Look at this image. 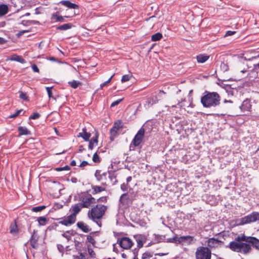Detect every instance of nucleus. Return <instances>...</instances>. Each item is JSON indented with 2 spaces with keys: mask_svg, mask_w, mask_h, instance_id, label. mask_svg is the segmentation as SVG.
Listing matches in <instances>:
<instances>
[{
  "mask_svg": "<svg viewBox=\"0 0 259 259\" xmlns=\"http://www.w3.org/2000/svg\"><path fill=\"white\" fill-rule=\"evenodd\" d=\"M209 58V56L206 54H199L196 56L197 61L199 63H203Z\"/></svg>",
  "mask_w": 259,
  "mask_h": 259,
  "instance_id": "obj_20",
  "label": "nucleus"
},
{
  "mask_svg": "<svg viewBox=\"0 0 259 259\" xmlns=\"http://www.w3.org/2000/svg\"><path fill=\"white\" fill-rule=\"evenodd\" d=\"M196 259H211V251L209 248L204 246H199L195 252Z\"/></svg>",
  "mask_w": 259,
  "mask_h": 259,
  "instance_id": "obj_5",
  "label": "nucleus"
},
{
  "mask_svg": "<svg viewBox=\"0 0 259 259\" xmlns=\"http://www.w3.org/2000/svg\"><path fill=\"white\" fill-rule=\"evenodd\" d=\"M88 252L90 256L92 257H96V253L95 251L91 248H88Z\"/></svg>",
  "mask_w": 259,
  "mask_h": 259,
  "instance_id": "obj_47",
  "label": "nucleus"
},
{
  "mask_svg": "<svg viewBox=\"0 0 259 259\" xmlns=\"http://www.w3.org/2000/svg\"><path fill=\"white\" fill-rule=\"evenodd\" d=\"M119 244L123 249H129L134 245V243L128 237H122L119 240Z\"/></svg>",
  "mask_w": 259,
  "mask_h": 259,
  "instance_id": "obj_10",
  "label": "nucleus"
},
{
  "mask_svg": "<svg viewBox=\"0 0 259 259\" xmlns=\"http://www.w3.org/2000/svg\"><path fill=\"white\" fill-rule=\"evenodd\" d=\"M23 111L22 109H20V110H17L15 113L13 114H12L10 116V118H15L17 116H18L20 113L21 112H22Z\"/></svg>",
  "mask_w": 259,
  "mask_h": 259,
  "instance_id": "obj_46",
  "label": "nucleus"
},
{
  "mask_svg": "<svg viewBox=\"0 0 259 259\" xmlns=\"http://www.w3.org/2000/svg\"><path fill=\"white\" fill-rule=\"evenodd\" d=\"M11 60L21 63H24L25 62V60L21 56L16 55L13 56L11 58Z\"/></svg>",
  "mask_w": 259,
  "mask_h": 259,
  "instance_id": "obj_30",
  "label": "nucleus"
},
{
  "mask_svg": "<svg viewBox=\"0 0 259 259\" xmlns=\"http://www.w3.org/2000/svg\"><path fill=\"white\" fill-rule=\"evenodd\" d=\"M77 226L84 233H88L91 230L87 225L82 222H78L77 223Z\"/></svg>",
  "mask_w": 259,
  "mask_h": 259,
  "instance_id": "obj_19",
  "label": "nucleus"
},
{
  "mask_svg": "<svg viewBox=\"0 0 259 259\" xmlns=\"http://www.w3.org/2000/svg\"><path fill=\"white\" fill-rule=\"evenodd\" d=\"M162 37V35L161 33L157 32L151 36V40L153 41L159 40Z\"/></svg>",
  "mask_w": 259,
  "mask_h": 259,
  "instance_id": "obj_28",
  "label": "nucleus"
},
{
  "mask_svg": "<svg viewBox=\"0 0 259 259\" xmlns=\"http://www.w3.org/2000/svg\"><path fill=\"white\" fill-rule=\"evenodd\" d=\"M70 169V167L68 165H66L64 167H57L56 168L57 171H62V170H68Z\"/></svg>",
  "mask_w": 259,
  "mask_h": 259,
  "instance_id": "obj_45",
  "label": "nucleus"
},
{
  "mask_svg": "<svg viewBox=\"0 0 259 259\" xmlns=\"http://www.w3.org/2000/svg\"><path fill=\"white\" fill-rule=\"evenodd\" d=\"M138 249H135L133 250V253H134V255H135L134 259H136V257H137V256H138Z\"/></svg>",
  "mask_w": 259,
  "mask_h": 259,
  "instance_id": "obj_58",
  "label": "nucleus"
},
{
  "mask_svg": "<svg viewBox=\"0 0 259 259\" xmlns=\"http://www.w3.org/2000/svg\"><path fill=\"white\" fill-rule=\"evenodd\" d=\"M137 247L139 248H140L143 247V241L142 240H141V239L137 240Z\"/></svg>",
  "mask_w": 259,
  "mask_h": 259,
  "instance_id": "obj_51",
  "label": "nucleus"
},
{
  "mask_svg": "<svg viewBox=\"0 0 259 259\" xmlns=\"http://www.w3.org/2000/svg\"><path fill=\"white\" fill-rule=\"evenodd\" d=\"M8 12V7L6 5H0V16L6 15Z\"/></svg>",
  "mask_w": 259,
  "mask_h": 259,
  "instance_id": "obj_24",
  "label": "nucleus"
},
{
  "mask_svg": "<svg viewBox=\"0 0 259 259\" xmlns=\"http://www.w3.org/2000/svg\"><path fill=\"white\" fill-rule=\"evenodd\" d=\"M18 131L19 132V137L23 135H28L30 134V132L26 127L19 126L18 128Z\"/></svg>",
  "mask_w": 259,
  "mask_h": 259,
  "instance_id": "obj_21",
  "label": "nucleus"
},
{
  "mask_svg": "<svg viewBox=\"0 0 259 259\" xmlns=\"http://www.w3.org/2000/svg\"><path fill=\"white\" fill-rule=\"evenodd\" d=\"M40 117V114L37 112H34L32 115H31L29 117V119H36Z\"/></svg>",
  "mask_w": 259,
  "mask_h": 259,
  "instance_id": "obj_42",
  "label": "nucleus"
},
{
  "mask_svg": "<svg viewBox=\"0 0 259 259\" xmlns=\"http://www.w3.org/2000/svg\"><path fill=\"white\" fill-rule=\"evenodd\" d=\"M93 161L95 162H99L100 161V157L97 153H95L93 155Z\"/></svg>",
  "mask_w": 259,
  "mask_h": 259,
  "instance_id": "obj_41",
  "label": "nucleus"
},
{
  "mask_svg": "<svg viewBox=\"0 0 259 259\" xmlns=\"http://www.w3.org/2000/svg\"><path fill=\"white\" fill-rule=\"evenodd\" d=\"M92 188L93 190V194H97L105 190V188L98 186H93Z\"/></svg>",
  "mask_w": 259,
  "mask_h": 259,
  "instance_id": "obj_27",
  "label": "nucleus"
},
{
  "mask_svg": "<svg viewBox=\"0 0 259 259\" xmlns=\"http://www.w3.org/2000/svg\"><path fill=\"white\" fill-rule=\"evenodd\" d=\"M88 164V162L87 161H83L79 165L80 167H84Z\"/></svg>",
  "mask_w": 259,
  "mask_h": 259,
  "instance_id": "obj_57",
  "label": "nucleus"
},
{
  "mask_svg": "<svg viewBox=\"0 0 259 259\" xmlns=\"http://www.w3.org/2000/svg\"><path fill=\"white\" fill-rule=\"evenodd\" d=\"M46 90L47 91L49 97L50 98H53L52 93V87H46Z\"/></svg>",
  "mask_w": 259,
  "mask_h": 259,
  "instance_id": "obj_40",
  "label": "nucleus"
},
{
  "mask_svg": "<svg viewBox=\"0 0 259 259\" xmlns=\"http://www.w3.org/2000/svg\"><path fill=\"white\" fill-rule=\"evenodd\" d=\"M96 177L97 178V179L98 181H100L103 180V179H106V177L107 176V172H103L102 174H99L97 175V173L95 174Z\"/></svg>",
  "mask_w": 259,
  "mask_h": 259,
  "instance_id": "obj_33",
  "label": "nucleus"
},
{
  "mask_svg": "<svg viewBox=\"0 0 259 259\" xmlns=\"http://www.w3.org/2000/svg\"><path fill=\"white\" fill-rule=\"evenodd\" d=\"M156 103V98L154 99L153 97L148 98L146 101V105L148 107L152 106L154 104Z\"/></svg>",
  "mask_w": 259,
  "mask_h": 259,
  "instance_id": "obj_31",
  "label": "nucleus"
},
{
  "mask_svg": "<svg viewBox=\"0 0 259 259\" xmlns=\"http://www.w3.org/2000/svg\"><path fill=\"white\" fill-rule=\"evenodd\" d=\"M106 201H107V197L106 196L101 197L97 200V202H106Z\"/></svg>",
  "mask_w": 259,
  "mask_h": 259,
  "instance_id": "obj_53",
  "label": "nucleus"
},
{
  "mask_svg": "<svg viewBox=\"0 0 259 259\" xmlns=\"http://www.w3.org/2000/svg\"><path fill=\"white\" fill-rule=\"evenodd\" d=\"M36 232V231L33 230V234L31 235L30 239V244L31 247L34 249H36L38 247L37 241L39 237Z\"/></svg>",
  "mask_w": 259,
  "mask_h": 259,
  "instance_id": "obj_12",
  "label": "nucleus"
},
{
  "mask_svg": "<svg viewBox=\"0 0 259 259\" xmlns=\"http://www.w3.org/2000/svg\"><path fill=\"white\" fill-rule=\"evenodd\" d=\"M46 207V206L45 205L38 206L33 207L31 209V210H32V211H33L34 212H39V211H42Z\"/></svg>",
  "mask_w": 259,
  "mask_h": 259,
  "instance_id": "obj_34",
  "label": "nucleus"
},
{
  "mask_svg": "<svg viewBox=\"0 0 259 259\" xmlns=\"http://www.w3.org/2000/svg\"><path fill=\"white\" fill-rule=\"evenodd\" d=\"M236 33V31H228L226 32L225 36H231L234 35Z\"/></svg>",
  "mask_w": 259,
  "mask_h": 259,
  "instance_id": "obj_54",
  "label": "nucleus"
},
{
  "mask_svg": "<svg viewBox=\"0 0 259 259\" xmlns=\"http://www.w3.org/2000/svg\"><path fill=\"white\" fill-rule=\"evenodd\" d=\"M221 97L217 92L205 91L201 97V103L204 107H215L220 104Z\"/></svg>",
  "mask_w": 259,
  "mask_h": 259,
  "instance_id": "obj_2",
  "label": "nucleus"
},
{
  "mask_svg": "<svg viewBox=\"0 0 259 259\" xmlns=\"http://www.w3.org/2000/svg\"><path fill=\"white\" fill-rule=\"evenodd\" d=\"M20 98L23 100H25V101H28V97L27 96L26 94L24 93H23L22 92H20V96H19Z\"/></svg>",
  "mask_w": 259,
  "mask_h": 259,
  "instance_id": "obj_43",
  "label": "nucleus"
},
{
  "mask_svg": "<svg viewBox=\"0 0 259 259\" xmlns=\"http://www.w3.org/2000/svg\"><path fill=\"white\" fill-rule=\"evenodd\" d=\"M167 254H168V253H159L156 254L155 255L161 256H163L165 255H167Z\"/></svg>",
  "mask_w": 259,
  "mask_h": 259,
  "instance_id": "obj_61",
  "label": "nucleus"
},
{
  "mask_svg": "<svg viewBox=\"0 0 259 259\" xmlns=\"http://www.w3.org/2000/svg\"><path fill=\"white\" fill-rule=\"evenodd\" d=\"M131 77V75L128 74H125L122 76L121 78V81L122 82L128 81Z\"/></svg>",
  "mask_w": 259,
  "mask_h": 259,
  "instance_id": "obj_39",
  "label": "nucleus"
},
{
  "mask_svg": "<svg viewBox=\"0 0 259 259\" xmlns=\"http://www.w3.org/2000/svg\"><path fill=\"white\" fill-rule=\"evenodd\" d=\"M18 232V228L16 223L10 227V233L15 234Z\"/></svg>",
  "mask_w": 259,
  "mask_h": 259,
  "instance_id": "obj_35",
  "label": "nucleus"
},
{
  "mask_svg": "<svg viewBox=\"0 0 259 259\" xmlns=\"http://www.w3.org/2000/svg\"><path fill=\"white\" fill-rule=\"evenodd\" d=\"M155 239L157 240V242H159L163 240V236L159 235H155Z\"/></svg>",
  "mask_w": 259,
  "mask_h": 259,
  "instance_id": "obj_55",
  "label": "nucleus"
},
{
  "mask_svg": "<svg viewBox=\"0 0 259 259\" xmlns=\"http://www.w3.org/2000/svg\"><path fill=\"white\" fill-rule=\"evenodd\" d=\"M79 200L80 201V204L83 208H90L92 204L96 203V199L91 194L83 192L81 193L79 196Z\"/></svg>",
  "mask_w": 259,
  "mask_h": 259,
  "instance_id": "obj_4",
  "label": "nucleus"
},
{
  "mask_svg": "<svg viewBox=\"0 0 259 259\" xmlns=\"http://www.w3.org/2000/svg\"><path fill=\"white\" fill-rule=\"evenodd\" d=\"M87 240L89 242L92 244L93 245H94L96 243V241L95 240L94 238L91 236H87Z\"/></svg>",
  "mask_w": 259,
  "mask_h": 259,
  "instance_id": "obj_44",
  "label": "nucleus"
},
{
  "mask_svg": "<svg viewBox=\"0 0 259 259\" xmlns=\"http://www.w3.org/2000/svg\"><path fill=\"white\" fill-rule=\"evenodd\" d=\"M60 4L70 9H78L79 8L77 5L72 3L68 0L61 1Z\"/></svg>",
  "mask_w": 259,
  "mask_h": 259,
  "instance_id": "obj_15",
  "label": "nucleus"
},
{
  "mask_svg": "<svg viewBox=\"0 0 259 259\" xmlns=\"http://www.w3.org/2000/svg\"><path fill=\"white\" fill-rule=\"evenodd\" d=\"M194 240V237L191 236H183L179 237L178 240V243L183 244L184 243L187 242L188 244L192 243Z\"/></svg>",
  "mask_w": 259,
  "mask_h": 259,
  "instance_id": "obj_13",
  "label": "nucleus"
},
{
  "mask_svg": "<svg viewBox=\"0 0 259 259\" xmlns=\"http://www.w3.org/2000/svg\"><path fill=\"white\" fill-rule=\"evenodd\" d=\"M65 18L67 17H63L61 15H58L56 14H54L52 16V19L55 20L56 21L63 22L65 21Z\"/></svg>",
  "mask_w": 259,
  "mask_h": 259,
  "instance_id": "obj_25",
  "label": "nucleus"
},
{
  "mask_svg": "<svg viewBox=\"0 0 259 259\" xmlns=\"http://www.w3.org/2000/svg\"><path fill=\"white\" fill-rule=\"evenodd\" d=\"M83 208L80 203H77L73 205L71 207V214H74L76 217V215L80 211L81 209Z\"/></svg>",
  "mask_w": 259,
  "mask_h": 259,
  "instance_id": "obj_17",
  "label": "nucleus"
},
{
  "mask_svg": "<svg viewBox=\"0 0 259 259\" xmlns=\"http://www.w3.org/2000/svg\"><path fill=\"white\" fill-rule=\"evenodd\" d=\"M37 221L39 223V225L40 226H45L46 225L48 219L45 217H40L37 218Z\"/></svg>",
  "mask_w": 259,
  "mask_h": 259,
  "instance_id": "obj_29",
  "label": "nucleus"
},
{
  "mask_svg": "<svg viewBox=\"0 0 259 259\" xmlns=\"http://www.w3.org/2000/svg\"><path fill=\"white\" fill-rule=\"evenodd\" d=\"M256 221H259V212L254 211L250 214L240 219L239 224L243 225L245 224L254 223Z\"/></svg>",
  "mask_w": 259,
  "mask_h": 259,
  "instance_id": "obj_6",
  "label": "nucleus"
},
{
  "mask_svg": "<svg viewBox=\"0 0 259 259\" xmlns=\"http://www.w3.org/2000/svg\"><path fill=\"white\" fill-rule=\"evenodd\" d=\"M135 195L132 196L127 193L122 194L120 197L119 201L123 205L132 204L135 199Z\"/></svg>",
  "mask_w": 259,
  "mask_h": 259,
  "instance_id": "obj_11",
  "label": "nucleus"
},
{
  "mask_svg": "<svg viewBox=\"0 0 259 259\" xmlns=\"http://www.w3.org/2000/svg\"><path fill=\"white\" fill-rule=\"evenodd\" d=\"M31 68H32V70L34 72H39V70L36 64H33L31 66Z\"/></svg>",
  "mask_w": 259,
  "mask_h": 259,
  "instance_id": "obj_50",
  "label": "nucleus"
},
{
  "mask_svg": "<svg viewBox=\"0 0 259 259\" xmlns=\"http://www.w3.org/2000/svg\"><path fill=\"white\" fill-rule=\"evenodd\" d=\"M107 210V206L100 204H97L88 211V217L99 227H101V220L103 218Z\"/></svg>",
  "mask_w": 259,
  "mask_h": 259,
  "instance_id": "obj_3",
  "label": "nucleus"
},
{
  "mask_svg": "<svg viewBox=\"0 0 259 259\" xmlns=\"http://www.w3.org/2000/svg\"><path fill=\"white\" fill-rule=\"evenodd\" d=\"M65 218L67 220L69 226L74 224L76 220V217L72 214H71L67 217H65Z\"/></svg>",
  "mask_w": 259,
  "mask_h": 259,
  "instance_id": "obj_26",
  "label": "nucleus"
},
{
  "mask_svg": "<svg viewBox=\"0 0 259 259\" xmlns=\"http://www.w3.org/2000/svg\"><path fill=\"white\" fill-rule=\"evenodd\" d=\"M6 41L4 38L0 37V44H3L5 43Z\"/></svg>",
  "mask_w": 259,
  "mask_h": 259,
  "instance_id": "obj_62",
  "label": "nucleus"
},
{
  "mask_svg": "<svg viewBox=\"0 0 259 259\" xmlns=\"http://www.w3.org/2000/svg\"><path fill=\"white\" fill-rule=\"evenodd\" d=\"M98 134L96 133L95 136H94L89 141V148L92 150L94 147L98 145Z\"/></svg>",
  "mask_w": 259,
  "mask_h": 259,
  "instance_id": "obj_16",
  "label": "nucleus"
},
{
  "mask_svg": "<svg viewBox=\"0 0 259 259\" xmlns=\"http://www.w3.org/2000/svg\"><path fill=\"white\" fill-rule=\"evenodd\" d=\"M174 239L172 237V238L168 239L167 242H170V243H174Z\"/></svg>",
  "mask_w": 259,
  "mask_h": 259,
  "instance_id": "obj_64",
  "label": "nucleus"
},
{
  "mask_svg": "<svg viewBox=\"0 0 259 259\" xmlns=\"http://www.w3.org/2000/svg\"><path fill=\"white\" fill-rule=\"evenodd\" d=\"M73 25L71 23H66L62 25L57 26L56 29L59 30H66L72 28Z\"/></svg>",
  "mask_w": 259,
  "mask_h": 259,
  "instance_id": "obj_23",
  "label": "nucleus"
},
{
  "mask_svg": "<svg viewBox=\"0 0 259 259\" xmlns=\"http://www.w3.org/2000/svg\"><path fill=\"white\" fill-rule=\"evenodd\" d=\"M122 128V122L118 120L114 122L113 127L110 130V140L113 141L117 135L118 131Z\"/></svg>",
  "mask_w": 259,
  "mask_h": 259,
  "instance_id": "obj_9",
  "label": "nucleus"
},
{
  "mask_svg": "<svg viewBox=\"0 0 259 259\" xmlns=\"http://www.w3.org/2000/svg\"><path fill=\"white\" fill-rule=\"evenodd\" d=\"M70 165L71 166H75V165H76V161L74 160H72L71 161Z\"/></svg>",
  "mask_w": 259,
  "mask_h": 259,
  "instance_id": "obj_63",
  "label": "nucleus"
},
{
  "mask_svg": "<svg viewBox=\"0 0 259 259\" xmlns=\"http://www.w3.org/2000/svg\"><path fill=\"white\" fill-rule=\"evenodd\" d=\"M145 132V129L143 127H141L138 131L133 141H132L130 145V148H133L134 150L135 147H137L140 145L144 137Z\"/></svg>",
  "mask_w": 259,
  "mask_h": 259,
  "instance_id": "obj_7",
  "label": "nucleus"
},
{
  "mask_svg": "<svg viewBox=\"0 0 259 259\" xmlns=\"http://www.w3.org/2000/svg\"><path fill=\"white\" fill-rule=\"evenodd\" d=\"M59 223L60 224H62L63 225L66 226H69V225L68 224V223L67 222V220H66L65 217L64 218L62 219V220L59 222Z\"/></svg>",
  "mask_w": 259,
  "mask_h": 259,
  "instance_id": "obj_49",
  "label": "nucleus"
},
{
  "mask_svg": "<svg viewBox=\"0 0 259 259\" xmlns=\"http://www.w3.org/2000/svg\"><path fill=\"white\" fill-rule=\"evenodd\" d=\"M259 250V239L254 237L247 236L241 234L236 237L234 241L231 242L228 247L233 251L246 254L251 251V247Z\"/></svg>",
  "mask_w": 259,
  "mask_h": 259,
  "instance_id": "obj_1",
  "label": "nucleus"
},
{
  "mask_svg": "<svg viewBox=\"0 0 259 259\" xmlns=\"http://www.w3.org/2000/svg\"><path fill=\"white\" fill-rule=\"evenodd\" d=\"M114 74H113L109 79L108 80H107L106 81L101 83L100 84V88L101 89H102L104 87H105V85H106L108 83H110L113 78V77L114 76Z\"/></svg>",
  "mask_w": 259,
  "mask_h": 259,
  "instance_id": "obj_38",
  "label": "nucleus"
},
{
  "mask_svg": "<svg viewBox=\"0 0 259 259\" xmlns=\"http://www.w3.org/2000/svg\"><path fill=\"white\" fill-rule=\"evenodd\" d=\"M69 231H66V233H63V234H62V236L63 237H64V238H66V239H67V240H68V241H69V240L70 239V238H71V237H70V236L67 235L66 234V233H69Z\"/></svg>",
  "mask_w": 259,
  "mask_h": 259,
  "instance_id": "obj_56",
  "label": "nucleus"
},
{
  "mask_svg": "<svg viewBox=\"0 0 259 259\" xmlns=\"http://www.w3.org/2000/svg\"><path fill=\"white\" fill-rule=\"evenodd\" d=\"M128 185L127 183L126 184L123 183L121 185V186H120V188L122 190V191H127L128 189Z\"/></svg>",
  "mask_w": 259,
  "mask_h": 259,
  "instance_id": "obj_48",
  "label": "nucleus"
},
{
  "mask_svg": "<svg viewBox=\"0 0 259 259\" xmlns=\"http://www.w3.org/2000/svg\"><path fill=\"white\" fill-rule=\"evenodd\" d=\"M77 137L82 138L85 141H89L91 137V134L88 132L86 127H83L81 132L79 133Z\"/></svg>",
  "mask_w": 259,
  "mask_h": 259,
  "instance_id": "obj_14",
  "label": "nucleus"
},
{
  "mask_svg": "<svg viewBox=\"0 0 259 259\" xmlns=\"http://www.w3.org/2000/svg\"><path fill=\"white\" fill-rule=\"evenodd\" d=\"M223 244V241L213 237L209 238L205 241V247L209 248L210 250L221 247Z\"/></svg>",
  "mask_w": 259,
  "mask_h": 259,
  "instance_id": "obj_8",
  "label": "nucleus"
},
{
  "mask_svg": "<svg viewBox=\"0 0 259 259\" xmlns=\"http://www.w3.org/2000/svg\"><path fill=\"white\" fill-rule=\"evenodd\" d=\"M70 86L73 89H76L79 85H80L81 83L79 81L73 80L72 81L69 82Z\"/></svg>",
  "mask_w": 259,
  "mask_h": 259,
  "instance_id": "obj_32",
  "label": "nucleus"
},
{
  "mask_svg": "<svg viewBox=\"0 0 259 259\" xmlns=\"http://www.w3.org/2000/svg\"><path fill=\"white\" fill-rule=\"evenodd\" d=\"M107 173V176L110 179L112 185H115L117 183V180L116 179V176L115 175L114 172H108Z\"/></svg>",
  "mask_w": 259,
  "mask_h": 259,
  "instance_id": "obj_22",
  "label": "nucleus"
},
{
  "mask_svg": "<svg viewBox=\"0 0 259 259\" xmlns=\"http://www.w3.org/2000/svg\"><path fill=\"white\" fill-rule=\"evenodd\" d=\"M132 180V177L130 176L126 178V183L128 184Z\"/></svg>",
  "mask_w": 259,
  "mask_h": 259,
  "instance_id": "obj_60",
  "label": "nucleus"
},
{
  "mask_svg": "<svg viewBox=\"0 0 259 259\" xmlns=\"http://www.w3.org/2000/svg\"><path fill=\"white\" fill-rule=\"evenodd\" d=\"M122 99H119V100H116V101H115L113 102L111 104V107H114V106H115L117 105L118 104H119V103L121 102V101H122Z\"/></svg>",
  "mask_w": 259,
  "mask_h": 259,
  "instance_id": "obj_52",
  "label": "nucleus"
},
{
  "mask_svg": "<svg viewBox=\"0 0 259 259\" xmlns=\"http://www.w3.org/2000/svg\"><path fill=\"white\" fill-rule=\"evenodd\" d=\"M173 238L174 239V243H178V240L179 237L176 235L173 237Z\"/></svg>",
  "mask_w": 259,
  "mask_h": 259,
  "instance_id": "obj_59",
  "label": "nucleus"
},
{
  "mask_svg": "<svg viewBox=\"0 0 259 259\" xmlns=\"http://www.w3.org/2000/svg\"><path fill=\"white\" fill-rule=\"evenodd\" d=\"M153 254L150 252L147 251L144 253L142 256V259H148L152 257Z\"/></svg>",
  "mask_w": 259,
  "mask_h": 259,
  "instance_id": "obj_36",
  "label": "nucleus"
},
{
  "mask_svg": "<svg viewBox=\"0 0 259 259\" xmlns=\"http://www.w3.org/2000/svg\"><path fill=\"white\" fill-rule=\"evenodd\" d=\"M251 105L250 104V101L248 99H246L243 101L241 106H240V108L242 111H249L251 109Z\"/></svg>",
  "mask_w": 259,
  "mask_h": 259,
  "instance_id": "obj_18",
  "label": "nucleus"
},
{
  "mask_svg": "<svg viewBox=\"0 0 259 259\" xmlns=\"http://www.w3.org/2000/svg\"><path fill=\"white\" fill-rule=\"evenodd\" d=\"M73 259H86L85 255L83 253H79V255H73Z\"/></svg>",
  "mask_w": 259,
  "mask_h": 259,
  "instance_id": "obj_37",
  "label": "nucleus"
}]
</instances>
